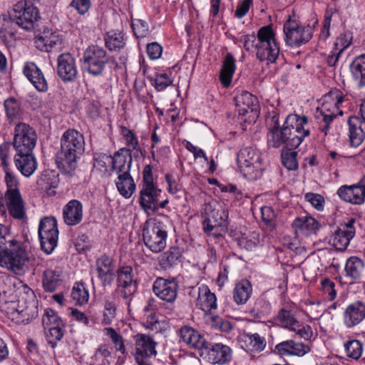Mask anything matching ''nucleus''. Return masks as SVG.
Masks as SVG:
<instances>
[{
	"label": "nucleus",
	"mask_w": 365,
	"mask_h": 365,
	"mask_svg": "<svg viewBox=\"0 0 365 365\" xmlns=\"http://www.w3.org/2000/svg\"><path fill=\"white\" fill-rule=\"evenodd\" d=\"M6 232V227L0 224V265L19 274L24 272L29 257L19 242Z\"/></svg>",
	"instance_id": "nucleus-3"
},
{
	"label": "nucleus",
	"mask_w": 365,
	"mask_h": 365,
	"mask_svg": "<svg viewBox=\"0 0 365 365\" xmlns=\"http://www.w3.org/2000/svg\"><path fill=\"white\" fill-rule=\"evenodd\" d=\"M364 319L365 304L360 301L349 304L344 312V322L349 328L358 325Z\"/></svg>",
	"instance_id": "nucleus-23"
},
{
	"label": "nucleus",
	"mask_w": 365,
	"mask_h": 365,
	"mask_svg": "<svg viewBox=\"0 0 365 365\" xmlns=\"http://www.w3.org/2000/svg\"><path fill=\"white\" fill-rule=\"evenodd\" d=\"M275 351L279 355L302 356L310 351V348L304 343L287 340L276 345Z\"/></svg>",
	"instance_id": "nucleus-27"
},
{
	"label": "nucleus",
	"mask_w": 365,
	"mask_h": 365,
	"mask_svg": "<svg viewBox=\"0 0 365 365\" xmlns=\"http://www.w3.org/2000/svg\"><path fill=\"white\" fill-rule=\"evenodd\" d=\"M162 51V46L156 42L148 43L147 46V53L151 59L159 58L161 56Z\"/></svg>",
	"instance_id": "nucleus-64"
},
{
	"label": "nucleus",
	"mask_w": 365,
	"mask_h": 365,
	"mask_svg": "<svg viewBox=\"0 0 365 365\" xmlns=\"http://www.w3.org/2000/svg\"><path fill=\"white\" fill-rule=\"evenodd\" d=\"M117 283L119 292L129 305L132 297L137 292L138 284L134 279L133 269L131 266H122L117 270Z\"/></svg>",
	"instance_id": "nucleus-15"
},
{
	"label": "nucleus",
	"mask_w": 365,
	"mask_h": 365,
	"mask_svg": "<svg viewBox=\"0 0 365 365\" xmlns=\"http://www.w3.org/2000/svg\"><path fill=\"white\" fill-rule=\"evenodd\" d=\"M345 271L347 276L353 279L365 278V264L364 262L357 257H350L346 263Z\"/></svg>",
	"instance_id": "nucleus-37"
},
{
	"label": "nucleus",
	"mask_w": 365,
	"mask_h": 365,
	"mask_svg": "<svg viewBox=\"0 0 365 365\" xmlns=\"http://www.w3.org/2000/svg\"><path fill=\"white\" fill-rule=\"evenodd\" d=\"M132 161L130 150L126 148H120L112 156V170L118 175H128L130 173Z\"/></svg>",
	"instance_id": "nucleus-21"
},
{
	"label": "nucleus",
	"mask_w": 365,
	"mask_h": 365,
	"mask_svg": "<svg viewBox=\"0 0 365 365\" xmlns=\"http://www.w3.org/2000/svg\"><path fill=\"white\" fill-rule=\"evenodd\" d=\"M105 330L106 331V335L111 339L116 349L124 354L125 353V347L122 336L117 333L113 328L108 327L106 328Z\"/></svg>",
	"instance_id": "nucleus-53"
},
{
	"label": "nucleus",
	"mask_w": 365,
	"mask_h": 365,
	"mask_svg": "<svg viewBox=\"0 0 365 365\" xmlns=\"http://www.w3.org/2000/svg\"><path fill=\"white\" fill-rule=\"evenodd\" d=\"M235 60L230 53L226 54L220 70V81L224 87L230 86L235 71Z\"/></svg>",
	"instance_id": "nucleus-35"
},
{
	"label": "nucleus",
	"mask_w": 365,
	"mask_h": 365,
	"mask_svg": "<svg viewBox=\"0 0 365 365\" xmlns=\"http://www.w3.org/2000/svg\"><path fill=\"white\" fill-rule=\"evenodd\" d=\"M135 351L133 353L138 365H151L148 359L157 355V343L148 335L137 334L134 336Z\"/></svg>",
	"instance_id": "nucleus-14"
},
{
	"label": "nucleus",
	"mask_w": 365,
	"mask_h": 365,
	"mask_svg": "<svg viewBox=\"0 0 365 365\" xmlns=\"http://www.w3.org/2000/svg\"><path fill=\"white\" fill-rule=\"evenodd\" d=\"M56 71L58 76L63 81H73L78 74L74 57L69 53H64L59 55L57 58Z\"/></svg>",
	"instance_id": "nucleus-19"
},
{
	"label": "nucleus",
	"mask_w": 365,
	"mask_h": 365,
	"mask_svg": "<svg viewBox=\"0 0 365 365\" xmlns=\"http://www.w3.org/2000/svg\"><path fill=\"white\" fill-rule=\"evenodd\" d=\"M85 140L83 134L75 129H68L61 138V149L56 155L58 168L64 174L73 176L78 167L77 160L83 154Z\"/></svg>",
	"instance_id": "nucleus-2"
},
{
	"label": "nucleus",
	"mask_w": 365,
	"mask_h": 365,
	"mask_svg": "<svg viewBox=\"0 0 365 365\" xmlns=\"http://www.w3.org/2000/svg\"><path fill=\"white\" fill-rule=\"evenodd\" d=\"M180 336L185 344L190 348L200 350V352L207 342L198 331L187 325L180 328Z\"/></svg>",
	"instance_id": "nucleus-25"
},
{
	"label": "nucleus",
	"mask_w": 365,
	"mask_h": 365,
	"mask_svg": "<svg viewBox=\"0 0 365 365\" xmlns=\"http://www.w3.org/2000/svg\"><path fill=\"white\" fill-rule=\"evenodd\" d=\"M242 342V347L247 352L262 351L266 346L265 339L258 334H244Z\"/></svg>",
	"instance_id": "nucleus-36"
},
{
	"label": "nucleus",
	"mask_w": 365,
	"mask_h": 365,
	"mask_svg": "<svg viewBox=\"0 0 365 365\" xmlns=\"http://www.w3.org/2000/svg\"><path fill=\"white\" fill-rule=\"evenodd\" d=\"M116 186L119 192L125 198H129L135 190V184L130 173L118 175Z\"/></svg>",
	"instance_id": "nucleus-41"
},
{
	"label": "nucleus",
	"mask_w": 365,
	"mask_h": 365,
	"mask_svg": "<svg viewBox=\"0 0 365 365\" xmlns=\"http://www.w3.org/2000/svg\"><path fill=\"white\" fill-rule=\"evenodd\" d=\"M278 321L283 325L284 327L291 330L297 324L298 321L286 309H282L277 314Z\"/></svg>",
	"instance_id": "nucleus-52"
},
{
	"label": "nucleus",
	"mask_w": 365,
	"mask_h": 365,
	"mask_svg": "<svg viewBox=\"0 0 365 365\" xmlns=\"http://www.w3.org/2000/svg\"><path fill=\"white\" fill-rule=\"evenodd\" d=\"M5 202L9 214L15 219L21 220L26 216L25 202L20 190L6 191L0 204Z\"/></svg>",
	"instance_id": "nucleus-18"
},
{
	"label": "nucleus",
	"mask_w": 365,
	"mask_h": 365,
	"mask_svg": "<svg viewBox=\"0 0 365 365\" xmlns=\"http://www.w3.org/2000/svg\"><path fill=\"white\" fill-rule=\"evenodd\" d=\"M43 287L47 292H55L62 284V279L59 272L48 269L43 275Z\"/></svg>",
	"instance_id": "nucleus-39"
},
{
	"label": "nucleus",
	"mask_w": 365,
	"mask_h": 365,
	"mask_svg": "<svg viewBox=\"0 0 365 365\" xmlns=\"http://www.w3.org/2000/svg\"><path fill=\"white\" fill-rule=\"evenodd\" d=\"M290 148H283L281 153L282 163L289 170H296L298 168L297 160V153Z\"/></svg>",
	"instance_id": "nucleus-44"
},
{
	"label": "nucleus",
	"mask_w": 365,
	"mask_h": 365,
	"mask_svg": "<svg viewBox=\"0 0 365 365\" xmlns=\"http://www.w3.org/2000/svg\"><path fill=\"white\" fill-rule=\"evenodd\" d=\"M260 153L252 147L242 148L237 155V163L241 173L250 180L259 178L264 170Z\"/></svg>",
	"instance_id": "nucleus-6"
},
{
	"label": "nucleus",
	"mask_w": 365,
	"mask_h": 365,
	"mask_svg": "<svg viewBox=\"0 0 365 365\" xmlns=\"http://www.w3.org/2000/svg\"><path fill=\"white\" fill-rule=\"evenodd\" d=\"M132 29L135 36L138 38H144L149 33L148 25L147 22L141 19H138L135 22H133Z\"/></svg>",
	"instance_id": "nucleus-55"
},
{
	"label": "nucleus",
	"mask_w": 365,
	"mask_h": 365,
	"mask_svg": "<svg viewBox=\"0 0 365 365\" xmlns=\"http://www.w3.org/2000/svg\"><path fill=\"white\" fill-rule=\"evenodd\" d=\"M168 232L160 219H150L144 225L143 240L145 245L153 252L159 253L166 247Z\"/></svg>",
	"instance_id": "nucleus-5"
},
{
	"label": "nucleus",
	"mask_w": 365,
	"mask_h": 365,
	"mask_svg": "<svg viewBox=\"0 0 365 365\" xmlns=\"http://www.w3.org/2000/svg\"><path fill=\"white\" fill-rule=\"evenodd\" d=\"M205 211L206 215L203 221L205 232L215 238L222 237L227 230V212L222 208H212L211 205H206Z\"/></svg>",
	"instance_id": "nucleus-9"
},
{
	"label": "nucleus",
	"mask_w": 365,
	"mask_h": 365,
	"mask_svg": "<svg viewBox=\"0 0 365 365\" xmlns=\"http://www.w3.org/2000/svg\"><path fill=\"white\" fill-rule=\"evenodd\" d=\"M287 44L299 47L307 43L312 37L313 28L309 25L299 26L290 17L285 21L283 27Z\"/></svg>",
	"instance_id": "nucleus-12"
},
{
	"label": "nucleus",
	"mask_w": 365,
	"mask_h": 365,
	"mask_svg": "<svg viewBox=\"0 0 365 365\" xmlns=\"http://www.w3.org/2000/svg\"><path fill=\"white\" fill-rule=\"evenodd\" d=\"M345 349L349 357L358 359L361 355L362 344L358 340H352L345 344Z\"/></svg>",
	"instance_id": "nucleus-54"
},
{
	"label": "nucleus",
	"mask_w": 365,
	"mask_h": 365,
	"mask_svg": "<svg viewBox=\"0 0 365 365\" xmlns=\"http://www.w3.org/2000/svg\"><path fill=\"white\" fill-rule=\"evenodd\" d=\"M178 284L175 279L158 277L153 284L154 294L160 299L169 303L175 302L178 292Z\"/></svg>",
	"instance_id": "nucleus-17"
},
{
	"label": "nucleus",
	"mask_w": 365,
	"mask_h": 365,
	"mask_svg": "<svg viewBox=\"0 0 365 365\" xmlns=\"http://www.w3.org/2000/svg\"><path fill=\"white\" fill-rule=\"evenodd\" d=\"M252 285L250 281L245 279L237 283L235 287L233 298L237 304L247 302L252 294Z\"/></svg>",
	"instance_id": "nucleus-40"
},
{
	"label": "nucleus",
	"mask_w": 365,
	"mask_h": 365,
	"mask_svg": "<svg viewBox=\"0 0 365 365\" xmlns=\"http://www.w3.org/2000/svg\"><path fill=\"white\" fill-rule=\"evenodd\" d=\"M196 306L205 312L217 308L215 294L212 293L207 286L199 288Z\"/></svg>",
	"instance_id": "nucleus-33"
},
{
	"label": "nucleus",
	"mask_w": 365,
	"mask_h": 365,
	"mask_svg": "<svg viewBox=\"0 0 365 365\" xmlns=\"http://www.w3.org/2000/svg\"><path fill=\"white\" fill-rule=\"evenodd\" d=\"M212 327L220 329L223 332H228L232 329L231 322L228 320H224L217 317H212Z\"/></svg>",
	"instance_id": "nucleus-59"
},
{
	"label": "nucleus",
	"mask_w": 365,
	"mask_h": 365,
	"mask_svg": "<svg viewBox=\"0 0 365 365\" xmlns=\"http://www.w3.org/2000/svg\"><path fill=\"white\" fill-rule=\"evenodd\" d=\"M113 259L107 255H103L96 259V267L98 277L104 287L110 285L113 282Z\"/></svg>",
	"instance_id": "nucleus-22"
},
{
	"label": "nucleus",
	"mask_w": 365,
	"mask_h": 365,
	"mask_svg": "<svg viewBox=\"0 0 365 365\" xmlns=\"http://www.w3.org/2000/svg\"><path fill=\"white\" fill-rule=\"evenodd\" d=\"M71 297L76 304H83L88 301L89 294L84 286V283H75L71 292Z\"/></svg>",
	"instance_id": "nucleus-45"
},
{
	"label": "nucleus",
	"mask_w": 365,
	"mask_h": 365,
	"mask_svg": "<svg viewBox=\"0 0 365 365\" xmlns=\"http://www.w3.org/2000/svg\"><path fill=\"white\" fill-rule=\"evenodd\" d=\"M182 250L178 246H172L169 250L161 255L158 258L160 267L163 269H168L173 267L180 261Z\"/></svg>",
	"instance_id": "nucleus-34"
},
{
	"label": "nucleus",
	"mask_w": 365,
	"mask_h": 365,
	"mask_svg": "<svg viewBox=\"0 0 365 365\" xmlns=\"http://www.w3.org/2000/svg\"><path fill=\"white\" fill-rule=\"evenodd\" d=\"M14 163L20 173L26 176H31L37 168V163L32 152H17L14 157Z\"/></svg>",
	"instance_id": "nucleus-28"
},
{
	"label": "nucleus",
	"mask_w": 365,
	"mask_h": 365,
	"mask_svg": "<svg viewBox=\"0 0 365 365\" xmlns=\"http://www.w3.org/2000/svg\"><path fill=\"white\" fill-rule=\"evenodd\" d=\"M305 199L309 202L317 210L324 209V198L319 194L308 192L305 195Z\"/></svg>",
	"instance_id": "nucleus-58"
},
{
	"label": "nucleus",
	"mask_w": 365,
	"mask_h": 365,
	"mask_svg": "<svg viewBox=\"0 0 365 365\" xmlns=\"http://www.w3.org/2000/svg\"><path fill=\"white\" fill-rule=\"evenodd\" d=\"M82 63L89 73L97 76L103 73L106 65L109 63V56L102 47L91 45L84 51Z\"/></svg>",
	"instance_id": "nucleus-10"
},
{
	"label": "nucleus",
	"mask_w": 365,
	"mask_h": 365,
	"mask_svg": "<svg viewBox=\"0 0 365 365\" xmlns=\"http://www.w3.org/2000/svg\"><path fill=\"white\" fill-rule=\"evenodd\" d=\"M112 163V156L106 154H96L93 158V168L101 172L106 173L108 165Z\"/></svg>",
	"instance_id": "nucleus-51"
},
{
	"label": "nucleus",
	"mask_w": 365,
	"mask_h": 365,
	"mask_svg": "<svg viewBox=\"0 0 365 365\" xmlns=\"http://www.w3.org/2000/svg\"><path fill=\"white\" fill-rule=\"evenodd\" d=\"M59 36L49 29H44L43 32L36 37V48L41 51L50 52L56 46L61 45Z\"/></svg>",
	"instance_id": "nucleus-31"
},
{
	"label": "nucleus",
	"mask_w": 365,
	"mask_h": 365,
	"mask_svg": "<svg viewBox=\"0 0 365 365\" xmlns=\"http://www.w3.org/2000/svg\"><path fill=\"white\" fill-rule=\"evenodd\" d=\"M354 185L351 186L344 185L339 187L337 191L338 195L343 200L351 203L354 195Z\"/></svg>",
	"instance_id": "nucleus-61"
},
{
	"label": "nucleus",
	"mask_w": 365,
	"mask_h": 365,
	"mask_svg": "<svg viewBox=\"0 0 365 365\" xmlns=\"http://www.w3.org/2000/svg\"><path fill=\"white\" fill-rule=\"evenodd\" d=\"M111 359V354L106 345L100 346L93 356L96 365H110Z\"/></svg>",
	"instance_id": "nucleus-48"
},
{
	"label": "nucleus",
	"mask_w": 365,
	"mask_h": 365,
	"mask_svg": "<svg viewBox=\"0 0 365 365\" xmlns=\"http://www.w3.org/2000/svg\"><path fill=\"white\" fill-rule=\"evenodd\" d=\"M349 144L351 147L357 148L364 141L365 133L363 126L365 121L356 116H351L348 120Z\"/></svg>",
	"instance_id": "nucleus-26"
},
{
	"label": "nucleus",
	"mask_w": 365,
	"mask_h": 365,
	"mask_svg": "<svg viewBox=\"0 0 365 365\" xmlns=\"http://www.w3.org/2000/svg\"><path fill=\"white\" fill-rule=\"evenodd\" d=\"M91 5V0H73L70 4L80 14H86L89 10Z\"/></svg>",
	"instance_id": "nucleus-60"
},
{
	"label": "nucleus",
	"mask_w": 365,
	"mask_h": 365,
	"mask_svg": "<svg viewBox=\"0 0 365 365\" xmlns=\"http://www.w3.org/2000/svg\"><path fill=\"white\" fill-rule=\"evenodd\" d=\"M4 107L6 115L10 122H13L20 116V104L16 99L11 98L6 100L4 102Z\"/></svg>",
	"instance_id": "nucleus-47"
},
{
	"label": "nucleus",
	"mask_w": 365,
	"mask_h": 365,
	"mask_svg": "<svg viewBox=\"0 0 365 365\" xmlns=\"http://www.w3.org/2000/svg\"><path fill=\"white\" fill-rule=\"evenodd\" d=\"M4 181L6 186V191L19 190V182L12 172L5 174Z\"/></svg>",
	"instance_id": "nucleus-62"
},
{
	"label": "nucleus",
	"mask_w": 365,
	"mask_h": 365,
	"mask_svg": "<svg viewBox=\"0 0 365 365\" xmlns=\"http://www.w3.org/2000/svg\"><path fill=\"white\" fill-rule=\"evenodd\" d=\"M17 23L12 19L10 12L7 15L0 16V38L6 44L14 40L16 34Z\"/></svg>",
	"instance_id": "nucleus-32"
},
{
	"label": "nucleus",
	"mask_w": 365,
	"mask_h": 365,
	"mask_svg": "<svg viewBox=\"0 0 365 365\" xmlns=\"http://www.w3.org/2000/svg\"><path fill=\"white\" fill-rule=\"evenodd\" d=\"M63 325H57L56 327H51L46 330V337L48 344L54 349L57 342L59 341L63 336L64 331L63 330Z\"/></svg>",
	"instance_id": "nucleus-46"
},
{
	"label": "nucleus",
	"mask_w": 365,
	"mask_h": 365,
	"mask_svg": "<svg viewBox=\"0 0 365 365\" xmlns=\"http://www.w3.org/2000/svg\"><path fill=\"white\" fill-rule=\"evenodd\" d=\"M232 351L230 346L222 343L207 341L200 352V356L212 364L223 365L232 359Z\"/></svg>",
	"instance_id": "nucleus-16"
},
{
	"label": "nucleus",
	"mask_w": 365,
	"mask_h": 365,
	"mask_svg": "<svg viewBox=\"0 0 365 365\" xmlns=\"http://www.w3.org/2000/svg\"><path fill=\"white\" fill-rule=\"evenodd\" d=\"M38 237L42 250L51 254L56 247L58 238L57 221L53 217H46L40 221Z\"/></svg>",
	"instance_id": "nucleus-11"
},
{
	"label": "nucleus",
	"mask_w": 365,
	"mask_h": 365,
	"mask_svg": "<svg viewBox=\"0 0 365 365\" xmlns=\"http://www.w3.org/2000/svg\"><path fill=\"white\" fill-rule=\"evenodd\" d=\"M24 73L37 91L45 92L48 90L47 81L35 63H27L24 68Z\"/></svg>",
	"instance_id": "nucleus-30"
},
{
	"label": "nucleus",
	"mask_w": 365,
	"mask_h": 365,
	"mask_svg": "<svg viewBox=\"0 0 365 365\" xmlns=\"http://www.w3.org/2000/svg\"><path fill=\"white\" fill-rule=\"evenodd\" d=\"M292 225L297 235L304 236L315 234L320 227L319 223L311 216L297 217Z\"/></svg>",
	"instance_id": "nucleus-29"
},
{
	"label": "nucleus",
	"mask_w": 365,
	"mask_h": 365,
	"mask_svg": "<svg viewBox=\"0 0 365 365\" xmlns=\"http://www.w3.org/2000/svg\"><path fill=\"white\" fill-rule=\"evenodd\" d=\"M106 47L111 51H118L125 45L124 35L121 32H108L105 37Z\"/></svg>",
	"instance_id": "nucleus-43"
},
{
	"label": "nucleus",
	"mask_w": 365,
	"mask_h": 365,
	"mask_svg": "<svg viewBox=\"0 0 365 365\" xmlns=\"http://www.w3.org/2000/svg\"><path fill=\"white\" fill-rule=\"evenodd\" d=\"M350 69L358 86H365V54L357 56L351 63Z\"/></svg>",
	"instance_id": "nucleus-38"
},
{
	"label": "nucleus",
	"mask_w": 365,
	"mask_h": 365,
	"mask_svg": "<svg viewBox=\"0 0 365 365\" xmlns=\"http://www.w3.org/2000/svg\"><path fill=\"white\" fill-rule=\"evenodd\" d=\"M83 205L77 200H70L63 207V218L69 226L78 225L83 220Z\"/></svg>",
	"instance_id": "nucleus-24"
},
{
	"label": "nucleus",
	"mask_w": 365,
	"mask_h": 365,
	"mask_svg": "<svg viewBox=\"0 0 365 365\" xmlns=\"http://www.w3.org/2000/svg\"><path fill=\"white\" fill-rule=\"evenodd\" d=\"M272 122L274 125L269 128L267 142L275 148L283 146V148L295 149L302 143L304 137L310 133L309 129L304 128L308 123L306 116L290 114L282 127L279 124L277 116H273Z\"/></svg>",
	"instance_id": "nucleus-1"
},
{
	"label": "nucleus",
	"mask_w": 365,
	"mask_h": 365,
	"mask_svg": "<svg viewBox=\"0 0 365 365\" xmlns=\"http://www.w3.org/2000/svg\"><path fill=\"white\" fill-rule=\"evenodd\" d=\"M36 133L29 124L18 123L14 129L13 147L16 153L32 152L36 143Z\"/></svg>",
	"instance_id": "nucleus-13"
},
{
	"label": "nucleus",
	"mask_w": 365,
	"mask_h": 365,
	"mask_svg": "<svg viewBox=\"0 0 365 365\" xmlns=\"http://www.w3.org/2000/svg\"><path fill=\"white\" fill-rule=\"evenodd\" d=\"M322 290L327 293L329 296V299L333 300L336 296V292L334 289L335 284L329 278L324 279L321 282Z\"/></svg>",
	"instance_id": "nucleus-63"
},
{
	"label": "nucleus",
	"mask_w": 365,
	"mask_h": 365,
	"mask_svg": "<svg viewBox=\"0 0 365 365\" xmlns=\"http://www.w3.org/2000/svg\"><path fill=\"white\" fill-rule=\"evenodd\" d=\"M235 106L239 115L251 113L253 118L258 115L259 105L257 98L248 91H243L235 98Z\"/></svg>",
	"instance_id": "nucleus-20"
},
{
	"label": "nucleus",
	"mask_w": 365,
	"mask_h": 365,
	"mask_svg": "<svg viewBox=\"0 0 365 365\" xmlns=\"http://www.w3.org/2000/svg\"><path fill=\"white\" fill-rule=\"evenodd\" d=\"M257 58L268 63H274L279 54V46L271 26L261 27L257 34Z\"/></svg>",
	"instance_id": "nucleus-4"
},
{
	"label": "nucleus",
	"mask_w": 365,
	"mask_h": 365,
	"mask_svg": "<svg viewBox=\"0 0 365 365\" xmlns=\"http://www.w3.org/2000/svg\"><path fill=\"white\" fill-rule=\"evenodd\" d=\"M121 133L126 140L127 145L132 147L133 150H135L134 155L138 156L139 153H141L138 138L134 132L123 126L121 127Z\"/></svg>",
	"instance_id": "nucleus-49"
},
{
	"label": "nucleus",
	"mask_w": 365,
	"mask_h": 365,
	"mask_svg": "<svg viewBox=\"0 0 365 365\" xmlns=\"http://www.w3.org/2000/svg\"><path fill=\"white\" fill-rule=\"evenodd\" d=\"M151 81L158 91L164 90L173 83V80L166 73L157 74L154 79H151Z\"/></svg>",
	"instance_id": "nucleus-56"
},
{
	"label": "nucleus",
	"mask_w": 365,
	"mask_h": 365,
	"mask_svg": "<svg viewBox=\"0 0 365 365\" xmlns=\"http://www.w3.org/2000/svg\"><path fill=\"white\" fill-rule=\"evenodd\" d=\"M42 324L44 329L46 330L51 327L63 325V322L56 313L51 309H46L42 317Z\"/></svg>",
	"instance_id": "nucleus-50"
},
{
	"label": "nucleus",
	"mask_w": 365,
	"mask_h": 365,
	"mask_svg": "<svg viewBox=\"0 0 365 365\" xmlns=\"http://www.w3.org/2000/svg\"><path fill=\"white\" fill-rule=\"evenodd\" d=\"M160 192L161 190L158 189L153 183L152 167L150 165H146L143 172V187L139 199L141 207L146 212L148 211L154 212L158 210V197Z\"/></svg>",
	"instance_id": "nucleus-8"
},
{
	"label": "nucleus",
	"mask_w": 365,
	"mask_h": 365,
	"mask_svg": "<svg viewBox=\"0 0 365 365\" xmlns=\"http://www.w3.org/2000/svg\"><path fill=\"white\" fill-rule=\"evenodd\" d=\"M9 12L18 26L28 31L35 29L36 22L41 19L38 8L31 1H19Z\"/></svg>",
	"instance_id": "nucleus-7"
},
{
	"label": "nucleus",
	"mask_w": 365,
	"mask_h": 365,
	"mask_svg": "<svg viewBox=\"0 0 365 365\" xmlns=\"http://www.w3.org/2000/svg\"><path fill=\"white\" fill-rule=\"evenodd\" d=\"M291 331H294L300 338L305 340H309L313 335L312 329L310 326L302 325L299 322L297 324L291 328Z\"/></svg>",
	"instance_id": "nucleus-57"
},
{
	"label": "nucleus",
	"mask_w": 365,
	"mask_h": 365,
	"mask_svg": "<svg viewBox=\"0 0 365 365\" xmlns=\"http://www.w3.org/2000/svg\"><path fill=\"white\" fill-rule=\"evenodd\" d=\"M351 235V232L346 233L341 228H338L332 235L330 242L336 250L343 251L346 249L350 240L353 238Z\"/></svg>",
	"instance_id": "nucleus-42"
}]
</instances>
